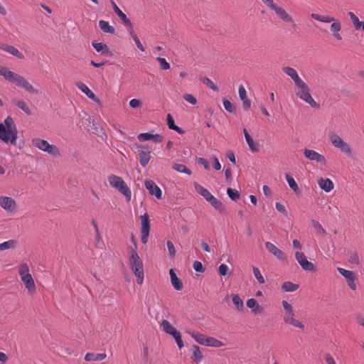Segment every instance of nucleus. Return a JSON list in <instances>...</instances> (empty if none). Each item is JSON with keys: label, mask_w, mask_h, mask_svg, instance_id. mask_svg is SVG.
<instances>
[{"label": "nucleus", "mask_w": 364, "mask_h": 364, "mask_svg": "<svg viewBox=\"0 0 364 364\" xmlns=\"http://www.w3.org/2000/svg\"><path fill=\"white\" fill-rule=\"evenodd\" d=\"M18 131L16 125L14 124L13 118L8 116L5 119L4 124H0V139L5 142H11L13 145H16Z\"/></svg>", "instance_id": "1"}, {"label": "nucleus", "mask_w": 364, "mask_h": 364, "mask_svg": "<svg viewBox=\"0 0 364 364\" xmlns=\"http://www.w3.org/2000/svg\"><path fill=\"white\" fill-rule=\"evenodd\" d=\"M129 263L131 269L136 277L137 284H141L144 277L143 262L135 250L132 249L131 250Z\"/></svg>", "instance_id": "2"}, {"label": "nucleus", "mask_w": 364, "mask_h": 364, "mask_svg": "<svg viewBox=\"0 0 364 364\" xmlns=\"http://www.w3.org/2000/svg\"><path fill=\"white\" fill-rule=\"evenodd\" d=\"M108 181L110 186L123 194L128 201L131 200V190L121 177L111 174L108 176Z\"/></svg>", "instance_id": "3"}, {"label": "nucleus", "mask_w": 364, "mask_h": 364, "mask_svg": "<svg viewBox=\"0 0 364 364\" xmlns=\"http://www.w3.org/2000/svg\"><path fill=\"white\" fill-rule=\"evenodd\" d=\"M329 139L333 146L340 149L341 151L346 154L348 156H351L352 150L348 144L345 142L338 135L333 132H331L328 134Z\"/></svg>", "instance_id": "4"}, {"label": "nucleus", "mask_w": 364, "mask_h": 364, "mask_svg": "<svg viewBox=\"0 0 364 364\" xmlns=\"http://www.w3.org/2000/svg\"><path fill=\"white\" fill-rule=\"evenodd\" d=\"M297 88L299 89V91L296 93L297 97L308 103L311 107L314 108L319 107V105L317 104L312 98L310 94V89L305 82H304L302 85L297 87Z\"/></svg>", "instance_id": "5"}, {"label": "nucleus", "mask_w": 364, "mask_h": 364, "mask_svg": "<svg viewBox=\"0 0 364 364\" xmlns=\"http://www.w3.org/2000/svg\"><path fill=\"white\" fill-rule=\"evenodd\" d=\"M33 145L38 147L39 149L46 151L51 156H57L59 154L58 149L52 144H50L47 141L39 138H35L32 140Z\"/></svg>", "instance_id": "6"}, {"label": "nucleus", "mask_w": 364, "mask_h": 364, "mask_svg": "<svg viewBox=\"0 0 364 364\" xmlns=\"http://www.w3.org/2000/svg\"><path fill=\"white\" fill-rule=\"evenodd\" d=\"M9 82L16 84V86L24 89L31 93L37 94L38 91L22 76L14 73Z\"/></svg>", "instance_id": "7"}, {"label": "nucleus", "mask_w": 364, "mask_h": 364, "mask_svg": "<svg viewBox=\"0 0 364 364\" xmlns=\"http://www.w3.org/2000/svg\"><path fill=\"white\" fill-rule=\"evenodd\" d=\"M295 257L297 260L298 263L300 264L301 268L308 272H314L316 271V267L314 264L308 261L305 255L301 252H296L295 253Z\"/></svg>", "instance_id": "8"}, {"label": "nucleus", "mask_w": 364, "mask_h": 364, "mask_svg": "<svg viewBox=\"0 0 364 364\" xmlns=\"http://www.w3.org/2000/svg\"><path fill=\"white\" fill-rule=\"evenodd\" d=\"M338 271L343 277H345L349 287L352 290H355L356 284L355 282V274L351 271H348V270H346V269L341 268V267L338 268Z\"/></svg>", "instance_id": "9"}, {"label": "nucleus", "mask_w": 364, "mask_h": 364, "mask_svg": "<svg viewBox=\"0 0 364 364\" xmlns=\"http://www.w3.org/2000/svg\"><path fill=\"white\" fill-rule=\"evenodd\" d=\"M145 188L148 190L149 193L155 196L157 199H161L162 192L160 188L151 180H146L144 183Z\"/></svg>", "instance_id": "10"}, {"label": "nucleus", "mask_w": 364, "mask_h": 364, "mask_svg": "<svg viewBox=\"0 0 364 364\" xmlns=\"http://www.w3.org/2000/svg\"><path fill=\"white\" fill-rule=\"evenodd\" d=\"M304 154L306 158L309 159L311 161H316L323 165H325L326 164V158L320 154L319 153L314 151L306 149L304 151Z\"/></svg>", "instance_id": "11"}, {"label": "nucleus", "mask_w": 364, "mask_h": 364, "mask_svg": "<svg viewBox=\"0 0 364 364\" xmlns=\"http://www.w3.org/2000/svg\"><path fill=\"white\" fill-rule=\"evenodd\" d=\"M265 247L268 250L269 252H271L275 257L278 259L284 261L287 259V256L285 253L277 248L274 244L270 242H267L265 243Z\"/></svg>", "instance_id": "12"}, {"label": "nucleus", "mask_w": 364, "mask_h": 364, "mask_svg": "<svg viewBox=\"0 0 364 364\" xmlns=\"http://www.w3.org/2000/svg\"><path fill=\"white\" fill-rule=\"evenodd\" d=\"M75 86L85 93L88 98L97 102L98 105H101L100 99L95 96L93 92L91 91L85 84L82 82H75Z\"/></svg>", "instance_id": "13"}, {"label": "nucleus", "mask_w": 364, "mask_h": 364, "mask_svg": "<svg viewBox=\"0 0 364 364\" xmlns=\"http://www.w3.org/2000/svg\"><path fill=\"white\" fill-rule=\"evenodd\" d=\"M282 71L286 73L288 76H289L294 82L295 85L299 87V85H302L304 82L298 75L297 72L295 69L290 67H284L282 68Z\"/></svg>", "instance_id": "14"}, {"label": "nucleus", "mask_w": 364, "mask_h": 364, "mask_svg": "<svg viewBox=\"0 0 364 364\" xmlns=\"http://www.w3.org/2000/svg\"><path fill=\"white\" fill-rule=\"evenodd\" d=\"M138 139L140 141H150L152 140L153 141L156 143H160L163 141V136L160 134H153L149 132L146 133H141L138 135Z\"/></svg>", "instance_id": "15"}, {"label": "nucleus", "mask_w": 364, "mask_h": 364, "mask_svg": "<svg viewBox=\"0 0 364 364\" xmlns=\"http://www.w3.org/2000/svg\"><path fill=\"white\" fill-rule=\"evenodd\" d=\"M275 14L284 22L292 23L293 18L282 7L277 6L276 4L272 8Z\"/></svg>", "instance_id": "16"}, {"label": "nucleus", "mask_w": 364, "mask_h": 364, "mask_svg": "<svg viewBox=\"0 0 364 364\" xmlns=\"http://www.w3.org/2000/svg\"><path fill=\"white\" fill-rule=\"evenodd\" d=\"M112 6L113 8V10L116 13V14L119 16L120 20L122 21V23L128 26L129 28H132V23L130 21V20L127 18L126 14H124L119 8L117 6L115 2L113 0H111Z\"/></svg>", "instance_id": "17"}, {"label": "nucleus", "mask_w": 364, "mask_h": 364, "mask_svg": "<svg viewBox=\"0 0 364 364\" xmlns=\"http://www.w3.org/2000/svg\"><path fill=\"white\" fill-rule=\"evenodd\" d=\"M0 205L4 210L11 211L16 208V202L13 198L10 197L1 196Z\"/></svg>", "instance_id": "18"}, {"label": "nucleus", "mask_w": 364, "mask_h": 364, "mask_svg": "<svg viewBox=\"0 0 364 364\" xmlns=\"http://www.w3.org/2000/svg\"><path fill=\"white\" fill-rule=\"evenodd\" d=\"M0 49L13 55L14 56L17 57L19 59H24V55L21 52H19L17 48L12 46L1 43Z\"/></svg>", "instance_id": "19"}, {"label": "nucleus", "mask_w": 364, "mask_h": 364, "mask_svg": "<svg viewBox=\"0 0 364 364\" xmlns=\"http://www.w3.org/2000/svg\"><path fill=\"white\" fill-rule=\"evenodd\" d=\"M169 274L171 277V282L173 288L177 291L181 290L183 289V282L177 277L173 269H170Z\"/></svg>", "instance_id": "20"}, {"label": "nucleus", "mask_w": 364, "mask_h": 364, "mask_svg": "<svg viewBox=\"0 0 364 364\" xmlns=\"http://www.w3.org/2000/svg\"><path fill=\"white\" fill-rule=\"evenodd\" d=\"M244 135L245 140L247 141V144L250 148V149L252 152H257L259 151V144L258 143H255L252 138V136L249 134L246 129H243Z\"/></svg>", "instance_id": "21"}, {"label": "nucleus", "mask_w": 364, "mask_h": 364, "mask_svg": "<svg viewBox=\"0 0 364 364\" xmlns=\"http://www.w3.org/2000/svg\"><path fill=\"white\" fill-rule=\"evenodd\" d=\"M21 280L24 283L26 288L33 292L36 290V285L31 274H28L21 277Z\"/></svg>", "instance_id": "22"}, {"label": "nucleus", "mask_w": 364, "mask_h": 364, "mask_svg": "<svg viewBox=\"0 0 364 364\" xmlns=\"http://www.w3.org/2000/svg\"><path fill=\"white\" fill-rule=\"evenodd\" d=\"M341 30V24L338 20H334L331 26V31L333 36L338 41L342 40V37L339 33Z\"/></svg>", "instance_id": "23"}, {"label": "nucleus", "mask_w": 364, "mask_h": 364, "mask_svg": "<svg viewBox=\"0 0 364 364\" xmlns=\"http://www.w3.org/2000/svg\"><path fill=\"white\" fill-rule=\"evenodd\" d=\"M247 306L252 309V311L255 314H259L262 313L263 308L258 304L257 301L255 299H249L247 301Z\"/></svg>", "instance_id": "24"}, {"label": "nucleus", "mask_w": 364, "mask_h": 364, "mask_svg": "<svg viewBox=\"0 0 364 364\" xmlns=\"http://www.w3.org/2000/svg\"><path fill=\"white\" fill-rule=\"evenodd\" d=\"M208 202L218 212L220 213H223L225 211V206L223 205V203L216 198L215 196H212Z\"/></svg>", "instance_id": "25"}, {"label": "nucleus", "mask_w": 364, "mask_h": 364, "mask_svg": "<svg viewBox=\"0 0 364 364\" xmlns=\"http://www.w3.org/2000/svg\"><path fill=\"white\" fill-rule=\"evenodd\" d=\"M194 188L196 192L203 196L206 201H208L213 196V195L209 192L208 189L205 188L198 183H194Z\"/></svg>", "instance_id": "26"}, {"label": "nucleus", "mask_w": 364, "mask_h": 364, "mask_svg": "<svg viewBox=\"0 0 364 364\" xmlns=\"http://www.w3.org/2000/svg\"><path fill=\"white\" fill-rule=\"evenodd\" d=\"M139 158L141 166L146 167L151 159V152L141 150L139 152Z\"/></svg>", "instance_id": "27"}, {"label": "nucleus", "mask_w": 364, "mask_h": 364, "mask_svg": "<svg viewBox=\"0 0 364 364\" xmlns=\"http://www.w3.org/2000/svg\"><path fill=\"white\" fill-rule=\"evenodd\" d=\"M320 188L324 191L328 193L333 188V183L331 180L326 178H320L318 181Z\"/></svg>", "instance_id": "28"}, {"label": "nucleus", "mask_w": 364, "mask_h": 364, "mask_svg": "<svg viewBox=\"0 0 364 364\" xmlns=\"http://www.w3.org/2000/svg\"><path fill=\"white\" fill-rule=\"evenodd\" d=\"M99 27L104 33L110 34L115 33V28L112 26H110L108 21L105 20L99 21Z\"/></svg>", "instance_id": "29"}, {"label": "nucleus", "mask_w": 364, "mask_h": 364, "mask_svg": "<svg viewBox=\"0 0 364 364\" xmlns=\"http://www.w3.org/2000/svg\"><path fill=\"white\" fill-rule=\"evenodd\" d=\"M161 326L165 333L171 336H173L178 332V331L167 320H163L161 323Z\"/></svg>", "instance_id": "30"}, {"label": "nucleus", "mask_w": 364, "mask_h": 364, "mask_svg": "<svg viewBox=\"0 0 364 364\" xmlns=\"http://www.w3.org/2000/svg\"><path fill=\"white\" fill-rule=\"evenodd\" d=\"M284 321L286 323L290 324L295 327L301 328L304 330V326L299 321L294 318V316L291 315H286L284 318Z\"/></svg>", "instance_id": "31"}, {"label": "nucleus", "mask_w": 364, "mask_h": 364, "mask_svg": "<svg viewBox=\"0 0 364 364\" xmlns=\"http://www.w3.org/2000/svg\"><path fill=\"white\" fill-rule=\"evenodd\" d=\"M223 345L224 344L220 341H219L215 338L206 337L205 343L204 346L219 348V347L223 346Z\"/></svg>", "instance_id": "32"}, {"label": "nucleus", "mask_w": 364, "mask_h": 364, "mask_svg": "<svg viewBox=\"0 0 364 364\" xmlns=\"http://www.w3.org/2000/svg\"><path fill=\"white\" fill-rule=\"evenodd\" d=\"M141 231H150L149 217L147 213L140 216Z\"/></svg>", "instance_id": "33"}, {"label": "nucleus", "mask_w": 364, "mask_h": 364, "mask_svg": "<svg viewBox=\"0 0 364 364\" xmlns=\"http://www.w3.org/2000/svg\"><path fill=\"white\" fill-rule=\"evenodd\" d=\"M299 285L291 282H285L282 286V289L286 292H292L298 289Z\"/></svg>", "instance_id": "34"}, {"label": "nucleus", "mask_w": 364, "mask_h": 364, "mask_svg": "<svg viewBox=\"0 0 364 364\" xmlns=\"http://www.w3.org/2000/svg\"><path fill=\"white\" fill-rule=\"evenodd\" d=\"M172 168L179 173H186L191 176L192 171L188 168L185 165L181 164H175L173 165Z\"/></svg>", "instance_id": "35"}, {"label": "nucleus", "mask_w": 364, "mask_h": 364, "mask_svg": "<svg viewBox=\"0 0 364 364\" xmlns=\"http://www.w3.org/2000/svg\"><path fill=\"white\" fill-rule=\"evenodd\" d=\"M286 180H287L289 187L292 189V191L295 193H297L299 192L298 185L293 177H291L290 175L287 173L286 174Z\"/></svg>", "instance_id": "36"}, {"label": "nucleus", "mask_w": 364, "mask_h": 364, "mask_svg": "<svg viewBox=\"0 0 364 364\" xmlns=\"http://www.w3.org/2000/svg\"><path fill=\"white\" fill-rule=\"evenodd\" d=\"M191 358L196 362L200 361L203 359V354L199 346L196 345L193 346V355Z\"/></svg>", "instance_id": "37"}, {"label": "nucleus", "mask_w": 364, "mask_h": 364, "mask_svg": "<svg viewBox=\"0 0 364 364\" xmlns=\"http://www.w3.org/2000/svg\"><path fill=\"white\" fill-rule=\"evenodd\" d=\"M16 245V240H10L6 241V242L0 244V251L9 250V249H14V248H15Z\"/></svg>", "instance_id": "38"}, {"label": "nucleus", "mask_w": 364, "mask_h": 364, "mask_svg": "<svg viewBox=\"0 0 364 364\" xmlns=\"http://www.w3.org/2000/svg\"><path fill=\"white\" fill-rule=\"evenodd\" d=\"M232 302L238 311H242L244 309L243 301L237 294L232 296Z\"/></svg>", "instance_id": "39"}, {"label": "nucleus", "mask_w": 364, "mask_h": 364, "mask_svg": "<svg viewBox=\"0 0 364 364\" xmlns=\"http://www.w3.org/2000/svg\"><path fill=\"white\" fill-rule=\"evenodd\" d=\"M227 194L228 197L234 201H237L240 196V194L237 190L231 188H228L227 189Z\"/></svg>", "instance_id": "40"}, {"label": "nucleus", "mask_w": 364, "mask_h": 364, "mask_svg": "<svg viewBox=\"0 0 364 364\" xmlns=\"http://www.w3.org/2000/svg\"><path fill=\"white\" fill-rule=\"evenodd\" d=\"M14 72L10 71L7 68L0 65V75H2L6 80L9 81Z\"/></svg>", "instance_id": "41"}, {"label": "nucleus", "mask_w": 364, "mask_h": 364, "mask_svg": "<svg viewBox=\"0 0 364 364\" xmlns=\"http://www.w3.org/2000/svg\"><path fill=\"white\" fill-rule=\"evenodd\" d=\"M223 104L225 109L230 113H235L236 112L235 106L232 104L228 100L223 99Z\"/></svg>", "instance_id": "42"}, {"label": "nucleus", "mask_w": 364, "mask_h": 364, "mask_svg": "<svg viewBox=\"0 0 364 364\" xmlns=\"http://www.w3.org/2000/svg\"><path fill=\"white\" fill-rule=\"evenodd\" d=\"M191 335L196 340V341L197 343H198L199 344H201V345H205V338H206V336L205 335L200 333L198 332H197V333L193 332Z\"/></svg>", "instance_id": "43"}, {"label": "nucleus", "mask_w": 364, "mask_h": 364, "mask_svg": "<svg viewBox=\"0 0 364 364\" xmlns=\"http://www.w3.org/2000/svg\"><path fill=\"white\" fill-rule=\"evenodd\" d=\"M201 82L205 84L206 86H208L210 89L218 92L219 90L218 87L213 83V82L210 80L207 77H204L201 78Z\"/></svg>", "instance_id": "44"}, {"label": "nucleus", "mask_w": 364, "mask_h": 364, "mask_svg": "<svg viewBox=\"0 0 364 364\" xmlns=\"http://www.w3.org/2000/svg\"><path fill=\"white\" fill-rule=\"evenodd\" d=\"M16 105L19 109L23 110L26 114L30 115L31 114V110H30L28 106L27 105V104L24 101L19 100V101L16 102Z\"/></svg>", "instance_id": "45"}, {"label": "nucleus", "mask_w": 364, "mask_h": 364, "mask_svg": "<svg viewBox=\"0 0 364 364\" xmlns=\"http://www.w3.org/2000/svg\"><path fill=\"white\" fill-rule=\"evenodd\" d=\"M348 16H350L355 28L356 30L360 29L361 21H359L358 18L351 11L348 12Z\"/></svg>", "instance_id": "46"}, {"label": "nucleus", "mask_w": 364, "mask_h": 364, "mask_svg": "<svg viewBox=\"0 0 364 364\" xmlns=\"http://www.w3.org/2000/svg\"><path fill=\"white\" fill-rule=\"evenodd\" d=\"M253 273L259 284H264L265 282L263 276L257 267H253Z\"/></svg>", "instance_id": "47"}, {"label": "nucleus", "mask_w": 364, "mask_h": 364, "mask_svg": "<svg viewBox=\"0 0 364 364\" xmlns=\"http://www.w3.org/2000/svg\"><path fill=\"white\" fill-rule=\"evenodd\" d=\"M282 306L287 313V315L294 316L292 306L290 304L284 300L282 301Z\"/></svg>", "instance_id": "48"}, {"label": "nucleus", "mask_w": 364, "mask_h": 364, "mask_svg": "<svg viewBox=\"0 0 364 364\" xmlns=\"http://www.w3.org/2000/svg\"><path fill=\"white\" fill-rule=\"evenodd\" d=\"M156 60L159 63L161 69L168 70L170 68V64L165 58L158 57L156 58Z\"/></svg>", "instance_id": "49"}, {"label": "nucleus", "mask_w": 364, "mask_h": 364, "mask_svg": "<svg viewBox=\"0 0 364 364\" xmlns=\"http://www.w3.org/2000/svg\"><path fill=\"white\" fill-rule=\"evenodd\" d=\"M173 338L175 339L178 348L181 349L184 346L183 342L181 338V335L179 331L176 333V334L172 336Z\"/></svg>", "instance_id": "50"}, {"label": "nucleus", "mask_w": 364, "mask_h": 364, "mask_svg": "<svg viewBox=\"0 0 364 364\" xmlns=\"http://www.w3.org/2000/svg\"><path fill=\"white\" fill-rule=\"evenodd\" d=\"M193 267L194 270L197 272L203 273L205 272V268H204L203 264L199 261H195L193 262Z\"/></svg>", "instance_id": "51"}, {"label": "nucleus", "mask_w": 364, "mask_h": 364, "mask_svg": "<svg viewBox=\"0 0 364 364\" xmlns=\"http://www.w3.org/2000/svg\"><path fill=\"white\" fill-rule=\"evenodd\" d=\"M18 272H19V274H20L21 277H22L24 275H26L28 274H30L29 273V268H28V264H26V263L21 264L20 268H19Z\"/></svg>", "instance_id": "52"}, {"label": "nucleus", "mask_w": 364, "mask_h": 364, "mask_svg": "<svg viewBox=\"0 0 364 364\" xmlns=\"http://www.w3.org/2000/svg\"><path fill=\"white\" fill-rule=\"evenodd\" d=\"M166 245H167L169 255L171 257H173L176 255V250H175L173 242L170 240H168L166 242Z\"/></svg>", "instance_id": "53"}, {"label": "nucleus", "mask_w": 364, "mask_h": 364, "mask_svg": "<svg viewBox=\"0 0 364 364\" xmlns=\"http://www.w3.org/2000/svg\"><path fill=\"white\" fill-rule=\"evenodd\" d=\"M92 45L97 52H101L103 50V49L106 48V44L102 43H97L96 41H93L92 43Z\"/></svg>", "instance_id": "54"}, {"label": "nucleus", "mask_w": 364, "mask_h": 364, "mask_svg": "<svg viewBox=\"0 0 364 364\" xmlns=\"http://www.w3.org/2000/svg\"><path fill=\"white\" fill-rule=\"evenodd\" d=\"M166 119H167V125L168 127V129H170L171 130L173 129H175L176 125L175 124L173 117L171 116V114H167Z\"/></svg>", "instance_id": "55"}, {"label": "nucleus", "mask_w": 364, "mask_h": 364, "mask_svg": "<svg viewBox=\"0 0 364 364\" xmlns=\"http://www.w3.org/2000/svg\"><path fill=\"white\" fill-rule=\"evenodd\" d=\"M183 99L186 101L188 102L189 103H191V105H193L197 103L196 98L191 94H185L183 95Z\"/></svg>", "instance_id": "56"}, {"label": "nucleus", "mask_w": 364, "mask_h": 364, "mask_svg": "<svg viewBox=\"0 0 364 364\" xmlns=\"http://www.w3.org/2000/svg\"><path fill=\"white\" fill-rule=\"evenodd\" d=\"M197 161L199 164L203 166L205 170H209L210 169V164H209V162L205 159L204 158H202V157H199L197 159Z\"/></svg>", "instance_id": "57"}, {"label": "nucleus", "mask_w": 364, "mask_h": 364, "mask_svg": "<svg viewBox=\"0 0 364 364\" xmlns=\"http://www.w3.org/2000/svg\"><path fill=\"white\" fill-rule=\"evenodd\" d=\"M228 269L229 268L226 264H222L219 266L218 272L220 275L225 276L228 274Z\"/></svg>", "instance_id": "58"}, {"label": "nucleus", "mask_w": 364, "mask_h": 364, "mask_svg": "<svg viewBox=\"0 0 364 364\" xmlns=\"http://www.w3.org/2000/svg\"><path fill=\"white\" fill-rule=\"evenodd\" d=\"M311 223H312L313 226H314V227L317 230H318L319 232H321L322 234H325V233H326L325 230L322 228L321 225L318 221H316V220H312Z\"/></svg>", "instance_id": "59"}, {"label": "nucleus", "mask_w": 364, "mask_h": 364, "mask_svg": "<svg viewBox=\"0 0 364 364\" xmlns=\"http://www.w3.org/2000/svg\"><path fill=\"white\" fill-rule=\"evenodd\" d=\"M239 96L241 100L247 99L246 90L242 85L239 87Z\"/></svg>", "instance_id": "60"}, {"label": "nucleus", "mask_w": 364, "mask_h": 364, "mask_svg": "<svg viewBox=\"0 0 364 364\" xmlns=\"http://www.w3.org/2000/svg\"><path fill=\"white\" fill-rule=\"evenodd\" d=\"M141 105V101L137 99H132L129 101V106L134 109L139 107Z\"/></svg>", "instance_id": "61"}, {"label": "nucleus", "mask_w": 364, "mask_h": 364, "mask_svg": "<svg viewBox=\"0 0 364 364\" xmlns=\"http://www.w3.org/2000/svg\"><path fill=\"white\" fill-rule=\"evenodd\" d=\"M275 208L279 212L282 213L284 215H287V211L285 207L280 203H276Z\"/></svg>", "instance_id": "62"}, {"label": "nucleus", "mask_w": 364, "mask_h": 364, "mask_svg": "<svg viewBox=\"0 0 364 364\" xmlns=\"http://www.w3.org/2000/svg\"><path fill=\"white\" fill-rule=\"evenodd\" d=\"M349 262L352 264H359V258H358V254L357 253L351 254V255L349 258Z\"/></svg>", "instance_id": "63"}, {"label": "nucleus", "mask_w": 364, "mask_h": 364, "mask_svg": "<svg viewBox=\"0 0 364 364\" xmlns=\"http://www.w3.org/2000/svg\"><path fill=\"white\" fill-rule=\"evenodd\" d=\"M324 359L327 364H336L334 358L329 353L325 354Z\"/></svg>", "instance_id": "64"}]
</instances>
